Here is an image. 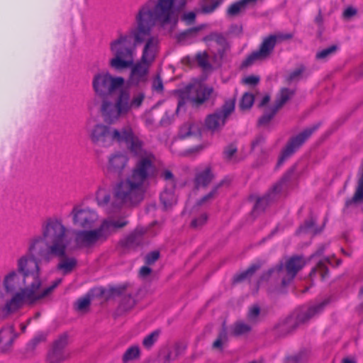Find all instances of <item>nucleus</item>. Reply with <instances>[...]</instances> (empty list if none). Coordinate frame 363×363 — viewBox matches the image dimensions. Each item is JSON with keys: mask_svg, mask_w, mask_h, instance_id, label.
<instances>
[{"mask_svg": "<svg viewBox=\"0 0 363 363\" xmlns=\"http://www.w3.org/2000/svg\"><path fill=\"white\" fill-rule=\"evenodd\" d=\"M125 79L113 76L108 71L96 73L92 78L95 96L101 99V116L106 123L115 124L133 110L140 108L145 99L143 91L131 95L128 89L123 88Z\"/></svg>", "mask_w": 363, "mask_h": 363, "instance_id": "f257e3e1", "label": "nucleus"}, {"mask_svg": "<svg viewBox=\"0 0 363 363\" xmlns=\"http://www.w3.org/2000/svg\"><path fill=\"white\" fill-rule=\"evenodd\" d=\"M175 9V5L167 0H148L139 8L135 16V26L131 28V33L136 47L144 44L140 59L143 62L152 65L155 60L160 40L157 35L152 33V29L157 23L162 26L176 24L182 11Z\"/></svg>", "mask_w": 363, "mask_h": 363, "instance_id": "f03ea898", "label": "nucleus"}, {"mask_svg": "<svg viewBox=\"0 0 363 363\" xmlns=\"http://www.w3.org/2000/svg\"><path fill=\"white\" fill-rule=\"evenodd\" d=\"M61 282L62 279H57L50 286L40 290L17 270L11 269L2 279L4 291L13 295L6 301L4 308L11 312L20 308L24 303L33 304L50 295Z\"/></svg>", "mask_w": 363, "mask_h": 363, "instance_id": "7ed1b4c3", "label": "nucleus"}, {"mask_svg": "<svg viewBox=\"0 0 363 363\" xmlns=\"http://www.w3.org/2000/svg\"><path fill=\"white\" fill-rule=\"evenodd\" d=\"M45 220L42 223L40 234L29 239L27 251L16 259V268L20 274L28 279L40 290L42 286L40 263L48 264L50 257L56 255V248L53 246L46 247L45 233H46Z\"/></svg>", "mask_w": 363, "mask_h": 363, "instance_id": "20e7f679", "label": "nucleus"}, {"mask_svg": "<svg viewBox=\"0 0 363 363\" xmlns=\"http://www.w3.org/2000/svg\"><path fill=\"white\" fill-rule=\"evenodd\" d=\"M45 227L46 233L44 238L46 247L49 245L54 246L57 250V254L52 255L50 257V262L57 258L59 262L56 265V269L61 272L63 275L72 273L77 266V259L74 257L67 255L70 244L69 229L62 219L55 217L46 218Z\"/></svg>", "mask_w": 363, "mask_h": 363, "instance_id": "39448f33", "label": "nucleus"}, {"mask_svg": "<svg viewBox=\"0 0 363 363\" xmlns=\"http://www.w3.org/2000/svg\"><path fill=\"white\" fill-rule=\"evenodd\" d=\"M110 51L113 57L109 60V67L121 72L128 69L135 60L136 43L133 40L131 28L126 34H119L110 43Z\"/></svg>", "mask_w": 363, "mask_h": 363, "instance_id": "423d86ee", "label": "nucleus"}, {"mask_svg": "<svg viewBox=\"0 0 363 363\" xmlns=\"http://www.w3.org/2000/svg\"><path fill=\"white\" fill-rule=\"evenodd\" d=\"M145 189L137 181L129 176L118 182L113 188L114 201L112 210H119L123 206L135 207L140 204L145 198Z\"/></svg>", "mask_w": 363, "mask_h": 363, "instance_id": "0eeeda50", "label": "nucleus"}, {"mask_svg": "<svg viewBox=\"0 0 363 363\" xmlns=\"http://www.w3.org/2000/svg\"><path fill=\"white\" fill-rule=\"evenodd\" d=\"M133 154L137 157V160L130 176L132 179L145 187L157 177L156 157L152 152L145 149L143 146Z\"/></svg>", "mask_w": 363, "mask_h": 363, "instance_id": "6e6552de", "label": "nucleus"}, {"mask_svg": "<svg viewBox=\"0 0 363 363\" xmlns=\"http://www.w3.org/2000/svg\"><path fill=\"white\" fill-rule=\"evenodd\" d=\"M328 303L329 299H325L306 310H302L296 316L294 315H289L274 326L273 329L274 335L278 337H282L290 334L297 328L299 324L306 323L315 315L320 313Z\"/></svg>", "mask_w": 363, "mask_h": 363, "instance_id": "1a4fd4ad", "label": "nucleus"}, {"mask_svg": "<svg viewBox=\"0 0 363 363\" xmlns=\"http://www.w3.org/2000/svg\"><path fill=\"white\" fill-rule=\"evenodd\" d=\"M306 262L301 256L290 257L284 265L279 263L276 267L264 272L259 278V281H268L271 277L281 279V286H288L295 278L297 273L304 267Z\"/></svg>", "mask_w": 363, "mask_h": 363, "instance_id": "9d476101", "label": "nucleus"}, {"mask_svg": "<svg viewBox=\"0 0 363 363\" xmlns=\"http://www.w3.org/2000/svg\"><path fill=\"white\" fill-rule=\"evenodd\" d=\"M291 38V35L290 34L285 35H270L264 38L260 44L259 49L252 52L247 57V58L242 62V67H247L254 64L256 61H263L268 59L272 54L279 39L284 40L289 39Z\"/></svg>", "mask_w": 363, "mask_h": 363, "instance_id": "9b49d317", "label": "nucleus"}, {"mask_svg": "<svg viewBox=\"0 0 363 363\" xmlns=\"http://www.w3.org/2000/svg\"><path fill=\"white\" fill-rule=\"evenodd\" d=\"M235 99L225 101L220 108L216 109L205 119L206 128L213 133L220 131L225 125L226 120L235 110Z\"/></svg>", "mask_w": 363, "mask_h": 363, "instance_id": "f8f14e48", "label": "nucleus"}, {"mask_svg": "<svg viewBox=\"0 0 363 363\" xmlns=\"http://www.w3.org/2000/svg\"><path fill=\"white\" fill-rule=\"evenodd\" d=\"M293 172V169L289 170L282 178L273 186L272 189L266 195L257 199L252 210L253 214H259L263 212L271 202L274 201L279 195L285 191L287 188V182L290 179Z\"/></svg>", "mask_w": 363, "mask_h": 363, "instance_id": "ddd939ff", "label": "nucleus"}, {"mask_svg": "<svg viewBox=\"0 0 363 363\" xmlns=\"http://www.w3.org/2000/svg\"><path fill=\"white\" fill-rule=\"evenodd\" d=\"M114 143H125L131 153L143 146V143L135 135L132 127L128 124L121 128L111 127L110 146Z\"/></svg>", "mask_w": 363, "mask_h": 363, "instance_id": "4468645a", "label": "nucleus"}, {"mask_svg": "<svg viewBox=\"0 0 363 363\" xmlns=\"http://www.w3.org/2000/svg\"><path fill=\"white\" fill-rule=\"evenodd\" d=\"M101 122L93 123L89 120L86 123L87 135L92 144L107 147H110V135L111 124Z\"/></svg>", "mask_w": 363, "mask_h": 363, "instance_id": "2eb2a0df", "label": "nucleus"}, {"mask_svg": "<svg viewBox=\"0 0 363 363\" xmlns=\"http://www.w3.org/2000/svg\"><path fill=\"white\" fill-rule=\"evenodd\" d=\"M320 123L313 125L312 127L306 128L296 136L291 138L285 147L282 150L278 160L277 166L281 165L284 162L291 156L311 135L320 127Z\"/></svg>", "mask_w": 363, "mask_h": 363, "instance_id": "dca6fc26", "label": "nucleus"}, {"mask_svg": "<svg viewBox=\"0 0 363 363\" xmlns=\"http://www.w3.org/2000/svg\"><path fill=\"white\" fill-rule=\"evenodd\" d=\"M152 65L143 62L140 60L128 68L130 69L128 78V84L131 86H140L145 85L148 81L150 67Z\"/></svg>", "mask_w": 363, "mask_h": 363, "instance_id": "f3484780", "label": "nucleus"}, {"mask_svg": "<svg viewBox=\"0 0 363 363\" xmlns=\"http://www.w3.org/2000/svg\"><path fill=\"white\" fill-rule=\"evenodd\" d=\"M105 238L99 228L91 230H78L75 233L74 242L79 248H91Z\"/></svg>", "mask_w": 363, "mask_h": 363, "instance_id": "a211bd4d", "label": "nucleus"}, {"mask_svg": "<svg viewBox=\"0 0 363 363\" xmlns=\"http://www.w3.org/2000/svg\"><path fill=\"white\" fill-rule=\"evenodd\" d=\"M73 224L82 228H91L97 220L96 213L88 208L74 206L71 212Z\"/></svg>", "mask_w": 363, "mask_h": 363, "instance_id": "6ab92c4d", "label": "nucleus"}, {"mask_svg": "<svg viewBox=\"0 0 363 363\" xmlns=\"http://www.w3.org/2000/svg\"><path fill=\"white\" fill-rule=\"evenodd\" d=\"M201 91L199 88V82L191 83L179 90L180 100L178 102V108L189 102L194 107H199L203 104V100L196 99L198 92Z\"/></svg>", "mask_w": 363, "mask_h": 363, "instance_id": "aec40b11", "label": "nucleus"}, {"mask_svg": "<svg viewBox=\"0 0 363 363\" xmlns=\"http://www.w3.org/2000/svg\"><path fill=\"white\" fill-rule=\"evenodd\" d=\"M128 156L124 153L118 152L111 154L108 160V173L117 177H121L128 166Z\"/></svg>", "mask_w": 363, "mask_h": 363, "instance_id": "412c9836", "label": "nucleus"}, {"mask_svg": "<svg viewBox=\"0 0 363 363\" xmlns=\"http://www.w3.org/2000/svg\"><path fill=\"white\" fill-rule=\"evenodd\" d=\"M110 294L113 298H120L119 308L122 311H128L135 306V301L125 286L111 288Z\"/></svg>", "mask_w": 363, "mask_h": 363, "instance_id": "4be33fe9", "label": "nucleus"}, {"mask_svg": "<svg viewBox=\"0 0 363 363\" xmlns=\"http://www.w3.org/2000/svg\"><path fill=\"white\" fill-rule=\"evenodd\" d=\"M128 223L124 218L108 219L104 220L99 228L104 238L106 240L109 235L116 232L118 229L125 227Z\"/></svg>", "mask_w": 363, "mask_h": 363, "instance_id": "5701e85b", "label": "nucleus"}, {"mask_svg": "<svg viewBox=\"0 0 363 363\" xmlns=\"http://www.w3.org/2000/svg\"><path fill=\"white\" fill-rule=\"evenodd\" d=\"M145 233V230L143 228H137L133 232L121 240V245L127 249H135L143 244Z\"/></svg>", "mask_w": 363, "mask_h": 363, "instance_id": "b1692460", "label": "nucleus"}, {"mask_svg": "<svg viewBox=\"0 0 363 363\" xmlns=\"http://www.w3.org/2000/svg\"><path fill=\"white\" fill-rule=\"evenodd\" d=\"M17 337L18 334L13 325L3 328L0 330V347L4 350H9Z\"/></svg>", "mask_w": 363, "mask_h": 363, "instance_id": "393cba45", "label": "nucleus"}, {"mask_svg": "<svg viewBox=\"0 0 363 363\" xmlns=\"http://www.w3.org/2000/svg\"><path fill=\"white\" fill-rule=\"evenodd\" d=\"M184 350L182 347L177 344L172 348L169 347H163L159 352L158 361L162 363H170L176 359Z\"/></svg>", "mask_w": 363, "mask_h": 363, "instance_id": "a878e982", "label": "nucleus"}, {"mask_svg": "<svg viewBox=\"0 0 363 363\" xmlns=\"http://www.w3.org/2000/svg\"><path fill=\"white\" fill-rule=\"evenodd\" d=\"M201 135V133L199 125L191 121H187L181 125L178 133V138L180 139H184L191 136L200 138Z\"/></svg>", "mask_w": 363, "mask_h": 363, "instance_id": "bb28decb", "label": "nucleus"}, {"mask_svg": "<svg viewBox=\"0 0 363 363\" xmlns=\"http://www.w3.org/2000/svg\"><path fill=\"white\" fill-rule=\"evenodd\" d=\"M209 38L216 43L217 49L216 56L222 60L225 57L226 51L229 49V45L226 38L223 35L218 33H212Z\"/></svg>", "mask_w": 363, "mask_h": 363, "instance_id": "cd10ccee", "label": "nucleus"}, {"mask_svg": "<svg viewBox=\"0 0 363 363\" xmlns=\"http://www.w3.org/2000/svg\"><path fill=\"white\" fill-rule=\"evenodd\" d=\"M295 94V91L288 88H281L276 96L274 104L272 106L277 111L281 108Z\"/></svg>", "mask_w": 363, "mask_h": 363, "instance_id": "c85d7f7f", "label": "nucleus"}, {"mask_svg": "<svg viewBox=\"0 0 363 363\" xmlns=\"http://www.w3.org/2000/svg\"><path fill=\"white\" fill-rule=\"evenodd\" d=\"M257 0H240L231 4L228 10L227 14L230 16H235L245 11L248 5H254Z\"/></svg>", "mask_w": 363, "mask_h": 363, "instance_id": "c756f323", "label": "nucleus"}, {"mask_svg": "<svg viewBox=\"0 0 363 363\" xmlns=\"http://www.w3.org/2000/svg\"><path fill=\"white\" fill-rule=\"evenodd\" d=\"M262 265V262L260 261L251 264L245 271L236 274L233 278V282L239 283L250 279L261 268Z\"/></svg>", "mask_w": 363, "mask_h": 363, "instance_id": "7c9ffc66", "label": "nucleus"}, {"mask_svg": "<svg viewBox=\"0 0 363 363\" xmlns=\"http://www.w3.org/2000/svg\"><path fill=\"white\" fill-rule=\"evenodd\" d=\"M213 174L210 167L206 168L203 171L196 175L194 182L195 186L198 189L200 186L206 187L213 179Z\"/></svg>", "mask_w": 363, "mask_h": 363, "instance_id": "2f4dec72", "label": "nucleus"}, {"mask_svg": "<svg viewBox=\"0 0 363 363\" xmlns=\"http://www.w3.org/2000/svg\"><path fill=\"white\" fill-rule=\"evenodd\" d=\"M252 330L250 323H245L242 320H238L233 323L230 328V334L233 336L238 337L247 335Z\"/></svg>", "mask_w": 363, "mask_h": 363, "instance_id": "473e14b6", "label": "nucleus"}, {"mask_svg": "<svg viewBox=\"0 0 363 363\" xmlns=\"http://www.w3.org/2000/svg\"><path fill=\"white\" fill-rule=\"evenodd\" d=\"M199 88L201 89V91L198 92L196 99L203 100V104L211 98L213 99L216 98L217 94L212 86L199 83Z\"/></svg>", "mask_w": 363, "mask_h": 363, "instance_id": "72a5a7b5", "label": "nucleus"}, {"mask_svg": "<svg viewBox=\"0 0 363 363\" xmlns=\"http://www.w3.org/2000/svg\"><path fill=\"white\" fill-rule=\"evenodd\" d=\"M228 184V182L226 179H223L222 181H220L218 184H217L216 185H215L213 187V189L208 194H207L206 195L203 196L200 200H199L197 201V204L199 206H202V205L205 204L206 203H208V202L213 200L218 194V189L221 186H224L225 184Z\"/></svg>", "mask_w": 363, "mask_h": 363, "instance_id": "f704fd0d", "label": "nucleus"}, {"mask_svg": "<svg viewBox=\"0 0 363 363\" xmlns=\"http://www.w3.org/2000/svg\"><path fill=\"white\" fill-rule=\"evenodd\" d=\"M68 345V335L67 333H63L60 335L52 343V347L50 350L62 352V353H67L65 350V347Z\"/></svg>", "mask_w": 363, "mask_h": 363, "instance_id": "c9c22d12", "label": "nucleus"}, {"mask_svg": "<svg viewBox=\"0 0 363 363\" xmlns=\"http://www.w3.org/2000/svg\"><path fill=\"white\" fill-rule=\"evenodd\" d=\"M160 201L164 205V207L167 209L174 205L177 203V199L172 190L166 189L162 192L160 195Z\"/></svg>", "mask_w": 363, "mask_h": 363, "instance_id": "e433bc0d", "label": "nucleus"}, {"mask_svg": "<svg viewBox=\"0 0 363 363\" xmlns=\"http://www.w3.org/2000/svg\"><path fill=\"white\" fill-rule=\"evenodd\" d=\"M223 0H200L199 4L201 12L211 13L213 12L223 2Z\"/></svg>", "mask_w": 363, "mask_h": 363, "instance_id": "4c0bfd02", "label": "nucleus"}, {"mask_svg": "<svg viewBox=\"0 0 363 363\" xmlns=\"http://www.w3.org/2000/svg\"><path fill=\"white\" fill-rule=\"evenodd\" d=\"M68 357V353H62L50 350L47 354L46 363H62Z\"/></svg>", "mask_w": 363, "mask_h": 363, "instance_id": "58836bf2", "label": "nucleus"}, {"mask_svg": "<svg viewBox=\"0 0 363 363\" xmlns=\"http://www.w3.org/2000/svg\"><path fill=\"white\" fill-rule=\"evenodd\" d=\"M111 194L104 189H100L96 192V201L99 206H108L111 203ZM111 211L112 210V205H111Z\"/></svg>", "mask_w": 363, "mask_h": 363, "instance_id": "ea45409f", "label": "nucleus"}, {"mask_svg": "<svg viewBox=\"0 0 363 363\" xmlns=\"http://www.w3.org/2000/svg\"><path fill=\"white\" fill-rule=\"evenodd\" d=\"M278 111H277L274 107H268L267 108L263 115L258 120V125H267L269 123L272 119L277 114Z\"/></svg>", "mask_w": 363, "mask_h": 363, "instance_id": "a19ab883", "label": "nucleus"}, {"mask_svg": "<svg viewBox=\"0 0 363 363\" xmlns=\"http://www.w3.org/2000/svg\"><path fill=\"white\" fill-rule=\"evenodd\" d=\"M228 340V333L225 323H223L221 330L219 332L217 339L213 343V348L222 350L223 344Z\"/></svg>", "mask_w": 363, "mask_h": 363, "instance_id": "79ce46f5", "label": "nucleus"}, {"mask_svg": "<svg viewBox=\"0 0 363 363\" xmlns=\"http://www.w3.org/2000/svg\"><path fill=\"white\" fill-rule=\"evenodd\" d=\"M140 356V348L137 345L129 347L123 355V362L128 363L138 359Z\"/></svg>", "mask_w": 363, "mask_h": 363, "instance_id": "37998d69", "label": "nucleus"}, {"mask_svg": "<svg viewBox=\"0 0 363 363\" xmlns=\"http://www.w3.org/2000/svg\"><path fill=\"white\" fill-rule=\"evenodd\" d=\"M325 262H329V259H326L325 261H319L317 265L312 269L309 274V276L311 279L317 272L320 273L322 279H324L327 277L328 274V269L325 265Z\"/></svg>", "mask_w": 363, "mask_h": 363, "instance_id": "c03bdc74", "label": "nucleus"}, {"mask_svg": "<svg viewBox=\"0 0 363 363\" xmlns=\"http://www.w3.org/2000/svg\"><path fill=\"white\" fill-rule=\"evenodd\" d=\"M255 97L252 94L246 92L245 93L239 104V107L242 110L250 109L253 105Z\"/></svg>", "mask_w": 363, "mask_h": 363, "instance_id": "a18cd8bd", "label": "nucleus"}, {"mask_svg": "<svg viewBox=\"0 0 363 363\" xmlns=\"http://www.w3.org/2000/svg\"><path fill=\"white\" fill-rule=\"evenodd\" d=\"M307 359V352L301 351L297 354L287 357L286 358V363H306Z\"/></svg>", "mask_w": 363, "mask_h": 363, "instance_id": "49530a36", "label": "nucleus"}, {"mask_svg": "<svg viewBox=\"0 0 363 363\" xmlns=\"http://www.w3.org/2000/svg\"><path fill=\"white\" fill-rule=\"evenodd\" d=\"M196 60L199 67L205 70L210 69L211 65L208 62V56L206 52H198L196 55Z\"/></svg>", "mask_w": 363, "mask_h": 363, "instance_id": "de8ad7c7", "label": "nucleus"}, {"mask_svg": "<svg viewBox=\"0 0 363 363\" xmlns=\"http://www.w3.org/2000/svg\"><path fill=\"white\" fill-rule=\"evenodd\" d=\"M260 314V308L257 305H254L249 308L247 318L250 323L255 324L259 320Z\"/></svg>", "mask_w": 363, "mask_h": 363, "instance_id": "09e8293b", "label": "nucleus"}, {"mask_svg": "<svg viewBox=\"0 0 363 363\" xmlns=\"http://www.w3.org/2000/svg\"><path fill=\"white\" fill-rule=\"evenodd\" d=\"M91 303V296L87 294L85 296L79 298L75 305L76 310L79 311H86Z\"/></svg>", "mask_w": 363, "mask_h": 363, "instance_id": "8fccbe9b", "label": "nucleus"}, {"mask_svg": "<svg viewBox=\"0 0 363 363\" xmlns=\"http://www.w3.org/2000/svg\"><path fill=\"white\" fill-rule=\"evenodd\" d=\"M237 151V147L233 144H230L225 147L223 151L225 160L227 161L237 162V160L235 159V155Z\"/></svg>", "mask_w": 363, "mask_h": 363, "instance_id": "3c124183", "label": "nucleus"}, {"mask_svg": "<svg viewBox=\"0 0 363 363\" xmlns=\"http://www.w3.org/2000/svg\"><path fill=\"white\" fill-rule=\"evenodd\" d=\"M315 220L313 218H311L306 220L303 226H301L299 230L305 231V232H311L313 235H316L321 232L322 228L318 229L314 228Z\"/></svg>", "mask_w": 363, "mask_h": 363, "instance_id": "603ef678", "label": "nucleus"}, {"mask_svg": "<svg viewBox=\"0 0 363 363\" xmlns=\"http://www.w3.org/2000/svg\"><path fill=\"white\" fill-rule=\"evenodd\" d=\"M337 50V45H333L329 48L323 49V50L318 52L315 55L317 60H325L330 55L335 53Z\"/></svg>", "mask_w": 363, "mask_h": 363, "instance_id": "864d4df0", "label": "nucleus"}, {"mask_svg": "<svg viewBox=\"0 0 363 363\" xmlns=\"http://www.w3.org/2000/svg\"><path fill=\"white\" fill-rule=\"evenodd\" d=\"M306 71V67L303 65H300L298 67L293 70L288 76L287 81L291 82L293 81L299 80L302 74Z\"/></svg>", "mask_w": 363, "mask_h": 363, "instance_id": "5fc2aeb1", "label": "nucleus"}, {"mask_svg": "<svg viewBox=\"0 0 363 363\" xmlns=\"http://www.w3.org/2000/svg\"><path fill=\"white\" fill-rule=\"evenodd\" d=\"M158 336H159L158 332H157V331L152 332V333H150V335H148L147 336H146L144 338V340L143 341V345L147 348L151 347L153 345V344L155 342V341L157 340Z\"/></svg>", "mask_w": 363, "mask_h": 363, "instance_id": "6e6d98bb", "label": "nucleus"}, {"mask_svg": "<svg viewBox=\"0 0 363 363\" xmlns=\"http://www.w3.org/2000/svg\"><path fill=\"white\" fill-rule=\"evenodd\" d=\"M208 220V215L206 213H202L198 218L192 220L191 226L194 228H199L202 227Z\"/></svg>", "mask_w": 363, "mask_h": 363, "instance_id": "4d7b16f0", "label": "nucleus"}, {"mask_svg": "<svg viewBox=\"0 0 363 363\" xmlns=\"http://www.w3.org/2000/svg\"><path fill=\"white\" fill-rule=\"evenodd\" d=\"M196 14L194 11L184 13L182 17V21L184 22L186 25L190 26L195 23Z\"/></svg>", "mask_w": 363, "mask_h": 363, "instance_id": "13d9d810", "label": "nucleus"}, {"mask_svg": "<svg viewBox=\"0 0 363 363\" xmlns=\"http://www.w3.org/2000/svg\"><path fill=\"white\" fill-rule=\"evenodd\" d=\"M152 89L153 91H157L158 93H161L164 89L163 82L160 76L157 74L152 81Z\"/></svg>", "mask_w": 363, "mask_h": 363, "instance_id": "bf43d9fd", "label": "nucleus"}, {"mask_svg": "<svg viewBox=\"0 0 363 363\" xmlns=\"http://www.w3.org/2000/svg\"><path fill=\"white\" fill-rule=\"evenodd\" d=\"M200 30H201V28H199V27H194V28L186 29V30L183 31L182 33H181L179 34V39L184 40L186 37L194 36L199 33V31Z\"/></svg>", "mask_w": 363, "mask_h": 363, "instance_id": "052dcab7", "label": "nucleus"}, {"mask_svg": "<svg viewBox=\"0 0 363 363\" xmlns=\"http://www.w3.org/2000/svg\"><path fill=\"white\" fill-rule=\"evenodd\" d=\"M161 177L163 178L165 181L170 182V184L172 186L176 185V180L172 172L169 169H164L161 173Z\"/></svg>", "mask_w": 363, "mask_h": 363, "instance_id": "680f3d73", "label": "nucleus"}, {"mask_svg": "<svg viewBox=\"0 0 363 363\" xmlns=\"http://www.w3.org/2000/svg\"><path fill=\"white\" fill-rule=\"evenodd\" d=\"M160 257L159 251H152L145 256V263L148 265L154 264Z\"/></svg>", "mask_w": 363, "mask_h": 363, "instance_id": "e2e57ef3", "label": "nucleus"}, {"mask_svg": "<svg viewBox=\"0 0 363 363\" xmlns=\"http://www.w3.org/2000/svg\"><path fill=\"white\" fill-rule=\"evenodd\" d=\"M259 82V77L257 76L251 75L243 79V82L249 85H256Z\"/></svg>", "mask_w": 363, "mask_h": 363, "instance_id": "0e129e2a", "label": "nucleus"}, {"mask_svg": "<svg viewBox=\"0 0 363 363\" xmlns=\"http://www.w3.org/2000/svg\"><path fill=\"white\" fill-rule=\"evenodd\" d=\"M264 140L265 138L263 135H257L251 143V149H255V147L262 144L264 142Z\"/></svg>", "mask_w": 363, "mask_h": 363, "instance_id": "69168bd1", "label": "nucleus"}, {"mask_svg": "<svg viewBox=\"0 0 363 363\" xmlns=\"http://www.w3.org/2000/svg\"><path fill=\"white\" fill-rule=\"evenodd\" d=\"M357 13V10L352 7H348L346 9L343 13V16L345 18H350Z\"/></svg>", "mask_w": 363, "mask_h": 363, "instance_id": "338daca9", "label": "nucleus"}, {"mask_svg": "<svg viewBox=\"0 0 363 363\" xmlns=\"http://www.w3.org/2000/svg\"><path fill=\"white\" fill-rule=\"evenodd\" d=\"M152 269L147 266H143L140 269V274L143 277H146L150 274Z\"/></svg>", "mask_w": 363, "mask_h": 363, "instance_id": "774afa93", "label": "nucleus"}]
</instances>
